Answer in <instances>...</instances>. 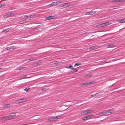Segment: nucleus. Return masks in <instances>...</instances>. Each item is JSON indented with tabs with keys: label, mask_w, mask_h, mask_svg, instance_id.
<instances>
[{
	"label": "nucleus",
	"mask_w": 125,
	"mask_h": 125,
	"mask_svg": "<svg viewBox=\"0 0 125 125\" xmlns=\"http://www.w3.org/2000/svg\"><path fill=\"white\" fill-rule=\"evenodd\" d=\"M95 83L93 82H85V83H81L80 85L81 87H82L84 86L90 84H94Z\"/></svg>",
	"instance_id": "obj_1"
},
{
	"label": "nucleus",
	"mask_w": 125,
	"mask_h": 125,
	"mask_svg": "<svg viewBox=\"0 0 125 125\" xmlns=\"http://www.w3.org/2000/svg\"><path fill=\"white\" fill-rule=\"evenodd\" d=\"M27 99L24 98L22 99H19L16 101V102L17 104L21 103L26 101Z\"/></svg>",
	"instance_id": "obj_2"
},
{
	"label": "nucleus",
	"mask_w": 125,
	"mask_h": 125,
	"mask_svg": "<svg viewBox=\"0 0 125 125\" xmlns=\"http://www.w3.org/2000/svg\"><path fill=\"white\" fill-rule=\"evenodd\" d=\"M109 22H107L101 24H99L98 25H97L95 26V28L100 27H101L108 25H109Z\"/></svg>",
	"instance_id": "obj_3"
},
{
	"label": "nucleus",
	"mask_w": 125,
	"mask_h": 125,
	"mask_svg": "<svg viewBox=\"0 0 125 125\" xmlns=\"http://www.w3.org/2000/svg\"><path fill=\"white\" fill-rule=\"evenodd\" d=\"M105 115L107 116L114 113V112L112 110H109L108 111H105Z\"/></svg>",
	"instance_id": "obj_4"
},
{
	"label": "nucleus",
	"mask_w": 125,
	"mask_h": 125,
	"mask_svg": "<svg viewBox=\"0 0 125 125\" xmlns=\"http://www.w3.org/2000/svg\"><path fill=\"white\" fill-rule=\"evenodd\" d=\"M79 115L81 116H84L87 115L86 110L81 111L79 112Z\"/></svg>",
	"instance_id": "obj_5"
},
{
	"label": "nucleus",
	"mask_w": 125,
	"mask_h": 125,
	"mask_svg": "<svg viewBox=\"0 0 125 125\" xmlns=\"http://www.w3.org/2000/svg\"><path fill=\"white\" fill-rule=\"evenodd\" d=\"M61 1H59L56 2H54L51 3L49 5L50 6H53L59 4L61 2Z\"/></svg>",
	"instance_id": "obj_6"
},
{
	"label": "nucleus",
	"mask_w": 125,
	"mask_h": 125,
	"mask_svg": "<svg viewBox=\"0 0 125 125\" xmlns=\"http://www.w3.org/2000/svg\"><path fill=\"white\" fill-rule=\"evenodd\" d=\"M63 4V8H65L68 7L69 6L72 5L71 2H68L66 3H64Z\"/></svg>",
	"instance_id": "obj_7"
},
{
	"label": "nucleus",
	"mask_w": 125,
	"mask_h": 125,
	"mask_svg": "<svg viewBox=\"0 0 125 125\" xmlns=\"http://www.w3.org/2000/svg\"><path fill=\"white\" fill-rule=\"evenodd\" d=\"M16 114L15 113H12L10 115H8V117L9 120H10L16 116Z\"/></svg>",
	"instance_id": "obj_8"
},
{
	"label": "nucleus",
	"mask_w": 125,
	"mask_h": 125,
	"mask_svg": "<svg viewBox=\"0 0 125 125\" xmlns=\"http://www.w3.org/2000/svg\"><path fill=\"white\" fill-rule=\"evenodd\" d=\"M0 119L1 120L5 121L9 120L8 116L3 117L0 118Z\"/></svg>",
	"instance_id": "obj_9"
},
{
	"label": "nucleus",
	"mask_w": 125,
	"mask_h": 125,
	"mask_svg": "<svg viewBox=\"0 0 125 125\" xmlns=\"http://www.w3.org/2000/svg\"><path fill=\"white\" fill-rule=\"evenodd\" d=\"M86 116L87 120L93 118H95V117H94L93 115H89Z\"/></svg>",
	"instance_id": "obj_10"
},
{
	"label": "nucleus",
	"mask_w": 125,
	"mask_h": 125,
	"mask_svg": "<svg viewBox=\"0 0 125 125\" xmlns=\"http://www.w3.org/2000/svg\"><path fill=\"white\" fill-rule=\"evenodd\" d=\"M97 48V47L96 46H92L89 48L88 49H88H89L90 50L89 51H91L94 50V49H96Z\"/></svg>",
	"instance_id": "obj_11"
},
{
	"label": "nucleus",
	"mask_w": 125,
	"mask_h": 125,
	"mask_svg": "<svg viewBox=\"0 0 125 125\" xmlns=\"http://www.w3.org/2000/svg\"><path fill=\"white\" fill-rule=\"evenodd\" d=\"M15 48L14 46H12V47L10 46L5 49V50L6 51H9L11 49H15Z\"/></svg>",
	"instance_id": "obj_12"
},
{
	"label": "nucleus",
	"mask_w": 125,
	"mask_h": 125,
	"mask_svg": "<svg viewBox=\"0 0 125 125\" xmlns=\"http://www.w3.org/2000/svg\"><path fill=\"white\" fill-rule=\"evenodd\" d=\"M53 121H56L59 118H60L62 117L60 115H59L56 117H53Z\"/></svg>",
	"instance_id": "obj_13"
},
{
	"label": "nucleus",
	"mask_w": 125,
	"mask_h": 125,
	"mask_svg": "<svg viewBox=\"0 0 125 125\" xmlns=\"http://www.w3.org/2000/svg\"><path fill=\"white\" fill-rule=\"evenodd\" d=\"M55 16H50L48 17H47L45 18V19L46 20H51L52 19H53L54 18Z\"/></svg>",
	"instance_id": "obj_14"
},
{
	"label": "nucleus",
	"mask_w": 125,
	"mask_h": 125,
	"mask_svg": "<svg viewBox=\"0 0 125 125\" xmlns=\"http://www.w3.org/2000/svg\"><path fill=\"white\" fill-rule=\"evenodd\" d=\"M118 22L123 23H125V19H122L118 20Z\"/></svg>",
	"instance_id": "obj_15"
},
{
	"label": "nucleus",
	"mask_w": 125,
	"mask_h": 125,
	"mask_svg": "<svg viewBox=\"0 0 125 125\" xmlns=\"http://www.w3.org/2000/svg\"><path fill=\"white\" fill-rule=\"evenodd\" d=\"M99 115H100L99 116H105V113L104 112H101L99 113Z\"/></svg>",
	"instance_id": "obj_16"
},
{
	"label": "nucleus",
	"mask_w": 125,
	"mask_h": 125,
	"mask_svg": "<svg viewBox=\"0 0 125 125\" xmlns=\"http://www.w3.org/2000/svg\"><path fill=\"white\" fill-rule=\"evenodd\" d=\"M115 47V45L112 44H109L107 46L108 48H113Z\"/></svg>",
	"instance_id": "obj_17"
},
{
	"label": "nucleus",
	"mask_w": 125,
	"mask_h": 125,
	"mask_svg": "<svg viewBox=\"0 0 125 125\" xmlns=\"http://www.w3.org/2000/svg\"><path fill=\"white\" fill-rule=\"evenodd\" d=\"M87 114L91 113L94 112V111L92 110H86Z\"/></svg>",
	"instance_id": "obj_18"
},
{
	"label": "nucleus",
	"mask_w": 125,
	"mask_h": 125,
	"mask_svg": "<svg viewBox=\"0 0 125 125\" xmlns=\"http://www.w3.org/2000/svg\"><path fill=\"white\" fill-rule=\"evenodd\" d=\"M3 106L4 107L7 108L8 107H9L10 106H12L10 104H8L4 105H3Z\"/></svg>",
	"instance_id": "obj_19"
},
{
	"label": "nucleus",
	"mask_w": 125,
	"mask_h": 125,
	"mask_svg": "<svg viewBox=\"0 0 125 125\" xmlns=\"http://www.w3.org/2000/svg\"><path fill=\"white\" fill-rule=\"evenodd\" d=\"M47 122L51 121H52L53 120V117H50L48 119Z\"/></svg>",
	"instance_id": "obj_20"
},
{
	"label": "nucleus",
	"mask_w": 125,
	"mask_h": 125,
	"mask_svg": "<svg viewBox=\"0 0 125 125\" xmlns=\"http://www.w3.org/2000/svg\"><path fill=\"white\" fill-rule=\"evenodd\" d=\"M35 60V59L33 57H31L28 59V60H29L30 61L34 60Z\"/></svg>",
	"instance_id": "obj_21"
},
{
	"label": "nucleus",
	"mask_w": 125,
	"mask_h": 125,
	"mask_svg": "<svg viewBox=\"0 0 125 125\" xmlns=\"http://www.w3.org/2000/svg\"><path fill=\"white\" fill-rule=\"evenodd\" d=\"M96 13V11H93L91 12H89V15H92Z\"/></svg>",
	"instance_id": "obj_22"
},
{
	"label": "nucleus",
	"mask_w": 125,
	"mask_h": 125,
	"mask_svg": "<svg viewBox=\"0 0 125 125\" xmlns=\"http://www.w3.org/2000/svg\"><path fill=\"white\" fill-rule=\"evenodd\" d=\"M27 77H26V76L24 75L22 76L21 77L20 79L19 80H21L24 79H25Z\"/></svg>",
	"instance_id": "obj_23"
},
{
	"label": "nucleus",
	"mask_w": 125,
	"mask_h": 125,
	"mask_svg": "<svg viewBox=\"0 0 125 125\" xmlns=\"http://www.w3.org/2000/svg\"><path fill=\"white\" fill-rule=\"evenodd\" d=\"M82 120H83L86 121L87 120L86 116L83 117L82 118Z\"/></svg>",
	"instance_id": "obj_24"
},
{
	"label": "nucleus",
	"mask_w": 125,
	"mask_h": 125,
	"mask_svg": "<svg viewBox=\"0 0 125 125\" xmlns=\"http://www.w3.org/2000/svg\"><path fill=\"white\" fill-rule=\"evenodd\" d=\"M30 90V89L29 88H26L24 89V90L27 92L29 91Z\"/></svg>",
	"instance_id": "obj_25"
},
{
	"label": "nucleus",
	"mask_w": 125,
	"mask_h": 125,
	"mask_svg": "<svg viewBox=\"0 0 125 125\" xmlns=\"http://www.w3.org/2000/svg\"><path fill=\"white\" fill-rule=\"evenodd\" d=\"M10 31V30L9 29H6L4 30L5 32V33L7 32H8Z\"/></svg>",
	"instance_id": "obj_26"
},
{
	"label": "nucleus",
	"mask_w": 125,
	"mask_h": 125,
	"mask_svg": "<svg viewBox=\"0 0 125 125\" xmlns=\"http://www.w3.org/2000/svg\"><path fill=\"white\" fill-rule=\"evenodd\" d=\"M81 64L80 63H77L75 64L74 65V66H78L79 65H80Z\"/></svg>",
	"instance_id": "obj_27"
},
{
	"label": "nucleus",
	"mask_w": 125,
	"mask_h": 125,
	"mask_svg": "<svg viewBox=\"0 0 125 125\" xmlns=\"http://www.w3.org/2000/svg\"><path fill=\"white\" fill-rule=\"evenodd\" d=\"M92 76V75L91 73H89L88 74H87L86 76L88 77H91Z\"/></svg>",
	"instance_id": "obj_28"
},
{
	"label": "nucleus",
	"mask_w": 125,
	"mask_h": 125,
	"mask_svg": "<svg viewBox=\"0 0 125 125\" xmlns=\"http://www.w3.org/2000/svg\"><path fill=\"white\" fill-rule=\"evenodd\" d=\"M60 63V62H56L54 63H53V64L54 65H59V64Z\"/></svg>",
	"instance_id": "obj_29"
},
{
	"label": "nucleus",
	"mask_w": 125,
	"mask_h": 125,
	"mask_svg": "<svg viewBox=\"0 0 125 125\" xmlns=\"http://www.w3.org/2000/svg\"><path fill=\"white\" fill-rule=\"evenodd\" d=\"M18 70L19 71L24 70V67H21L20 68L18 69Z\"/></svg>",
	"instance_id": "obj_30"
},
{
	"label": "nucleus",
	"mask_w": 125,
	"mask_h": 125,
	"mask_svg": "<svg viewBox=\"0 0 125 125\" xmlns=\"http://www.w3.org/2000/svg\"><path fill=\"white\" fill-rule=\"evenodd\" d=\"M77 71H78V70H77L76 69H75L73 70L72 71V72L73 73H75V72H77Z\"/></svg>",
	"instance_id": "obj_31"
},
{
	"label": "nucleus",
	"mask_w": 125,
	"mask_h": 125,
	"mask_svg": "<svg viewBox=\"0 0 125 125\" xmlns=\"http://www.w3.org/2000/svg\"><path fill=\"white\" fill-rule=\"evenodd\" d=\"M99 93H97L94 94L92 95L91 96L92 97L95 96H96L97 94H98Z\"/></svg>",
	"instance_id": "obj_32"
},
{
	"label": "nucleus",
	"mask_w": 125,
	"mask_h": 125,
	"mask_svg": "<svg viewBox=\"0 0 125 125\" xmlns=\"http://www.w3.org/2000/svg\"><path fill=\"white\" fill-rule=\"evenodd\" d=\"M10 17L11 16H13L16 15L14 13H11L10 14Z\"/></svg>",
	"instance_id": "obj_33"
},
{
	"label": "nucleus",
	"mask_w": 125,
	"mask_h": 125,
	"mask_svg": "<svg viewBox=\"0 0 125 125\" xmlns=\"http://www.w3.org/2000/svg\"><path fill=\"white\" fill-rule=\"evenodd\" d=\"M58 7H59L61 8L63 7V4H60L58 6Z\"/></svg>",
	"instance_id": "obj_34"
},
{
	"label": "nucleus",
	"mask_w": 125,
	"mask_h": 125,
	"mask_svg": "<svg viewBox=\"0 0 125 125\" xmlns=\"http://www.w3.org/2000/svg\"><path fill=\"white\" fill-rule=\"evenodd\" d=\"M73 67V66L72 65H69V68L72 69H74L73 68H72Z\"/></svg>",
	"instance_id": "obj_35"
},
{
	"label": "nucleus",
	"mask_w": 125,
	"mask_h": 125,
	"mask_svg": "<svg viewBox=\"0 0 125 125\" xmlns=\"http://www.w3.org/2000/svg\"><path fill=\"white\" fill-rule=\"evenodd\" d=\"M5 16L6 17H10V14H7Z\"/></svg>",
	"instance_id": "obj_36"
},
{
	"label": "nucleus",
	"mask_w": 125,
	"mask_h": 125,
	"mask_svg": "<svg viewBox=\"0 0 125 125\" xmlns=\"http://www.w3.org/2000/svg\"><path fill=\"white\" fill-rule=\"evenodd\" d=\"M48 89V88L47 89L46 88H43V89H42V91H45L47 90Z\"/></svg>",
	"instance_id": "obj_37"
},
{
	"label": "nucleus",
	"mask_w": 125,
	"mask_h": 125,
	"mask_svg": "<svg viewBox=\"0 0 125 125\" xmlns=\"http://www.w3.org/2000/svg\"><path fill=\"white\" fill-rule=\"evenodd\" d=\"M108 62V61H107V60H104V61H103V63H104V62L107 63Z\"/></svg>",
	"instance_id": "obj_38"
},
{
	"label": "nucleus",
	"mask_w": 125,
	"mask_h": 125,
	"mask_svg": "<svg viewBox=\"0 0 125 125\" xmlns=\"http://www.w3.org/2000/svg\"><path fill=\"white\" fill-rule=\"evenodd\" d=\"M31 18H34L35 17V15L32 14L31 15Z\"/></svg>",
	"instance_id": "obj_39"
},
{
	"label": "nucleus",
	"mask_w": 125,
	"mask_h": 125,
	"mask_svg": "<svg viewBox=\"0 0 125 125\" xmlns=\"http://www.w3.org/2000/svg\"><path fill=\"white\" fill-rule=\"evenodd\" d=\"M112 2L114 3H116V0H112Z\"/></svg>",
	"instance_id": "obj_40"
},
{
	"label": "nucleus",
	"mask_w": 125,
	"mask_h": 125,
	"mask_svg": "<svg viewBox=\"0 0 125 125\" xmlns=\"http://www.w3.org/2000/svg\"><path fill=\"white\" fill-rule=\"evenodd\" d=\"M26 17H27V18H31V15L29 16H26Z\"/></svg>",
	"instance_id": "obj_41"
},
{
	"label": "nucleus",
	"mask_w": 125,
	"mask_h": 125,
	"mask_svg": "<svg viewBox=\"0 0 125 125\" xmlns=\"http://www.w3.org/2000/svg\"><path fill=\"white\" fill-rule=\"evenodd\" d=\"M89 12H87L85 14V15H89Z\"/></svg>",
	"instance_id": "obj_42"
},
{
	"label": "nucleus",
	"mask_w": 125,
	"mask_h": 125,
	"mask_svg": "<svg viewBox=\"0 0 125 125\" xmlns=\"http://www.w3.org/2000/svg\"><path fill=\"white\" fill-rule=\"evenodd\" d=\"M116 2H120V0H116Z\"/></svg>",
	"instance_id": "obj_43"
},
{
	"label": "nucleus",
	"mask_w": 125,
	"mask_h": 125,
	"mask_svg": "<svg viewBox=\"0 0 125 125\" xmlns=\"http://www.w3.org/2000/svg\"><path fill=\"white\" fill-rule=\"evenodd\" d=\"M125 1V0H120V2L124 1Z\"/></svg>",
	"instance_id": "obj_44"
},
{
	"label": "nucleus",
	"mask_w": 125,
	"mask_h": 125,
	"mask_svg": "<svg viewBox=\"0 0 125 125\" xmlns=\"http://www.w3.org/2000/svg\"><path fill=\"white\" fill-rule=\"evenodd\" d=\"M68 108H64L63 109V110H66V109H67Z\"/></svg>",
	"instance_id": "obj_45"
},
{
	"label": "nucleus",
	"mask_w": 125,
	"mask_h": 125,
	"mask_svg": "<svg viewBox=\"0 0 125 125\" xmlns=\"http://www.w3.org/2000/svg\"><path fill=\"white\" fill-rule=\"evenodd\" d=\"M99 116H97V117H96V118H98L99 117Z\"/></svg>",
	"instance_id": "obj_46"
},
{
	"label": "nucleus",
	"mask_w": 125,
	"mask_h": 125,
	"mask_svg": "<svg viewBox=\"0 0 125 125\" xmlns=\"http://www.w3.org/2000/svg\"><path fill=\"white\" fill-rule=\"evenodd\" d=\"M4 31L5 32L4 30L3 31H1V33H2Z\"/></svg>",
	"instance_id": "obj_47"
},
{
	"label": "nucleus",
	"mask_w": 125,
	"mask_h": 125,
	"mask_svg": "<svg viewBox=\"0 0 125 125\" xmlns=\"http://www.w3.org/2000/svg\"><path fill=\"white\" fill-rule=\"evenodd\" d=\"M65 67L66 68H69V67Z\"/></svg>",
	"instance_id": "obj_48"
},
{
	"label": "nucleus",
	"mask_w": 125,
	"mask_h": 125,
	"mask_svg": "<svg viewBox=\"0 0 125 125\" xmlns=\"http://www.w3.org/2000/svg\"><path fill=\"white\" fill-rule=\"evenodd\" d=\"M2 7V5H1L0 6V8L1 7Z\"/></svg>",
	"instance_id": "obj_49"
},
{
	"label": "nucleus",
	"mask_w": 125,
	"mask_h": 125,
	"mask_svg": "<svg viewBox=\"0 0 125 125\" xmlns=\"http://www.w3.org/2000/svg\"><path fill=\"white\" fill-rule=\"evenodd\" d=\"M25 18H26V19H27V17H25Z\"/></svg>",
	"instance_id": "obj_50"
},
{
	"label": "nucleus",
	"mask_w": 125,
	"mask_h": 125,
	"mask_svg": "<svg viewBox=\"0 0 125 125\" xmlns=\"http://www.w3.org/2000/svg\"><path fill=\"white\" fill-rule=\"evenodd\" d=\"M24 125H27V124H24Z\"/></svg>",
	"instance_id": "obj_51"
},
{
	"label": "nucleus",
	"mask_w": 125,
	"mask_h": 125,
	"mask_svg": "<svg viewBox=\"0 0 125 125\" xmlns=\"http://www.w3.org/2000/svg\"><path fill=\"white\" fill-rule=\"evenodd\" d=\"M1 69V68H0V70Z\"/></svg>",
	"instance_id": "obj_52"
},
{
	"label": "nucleus",
	"mask_w": 125,
	"mask_h": 125,
	"mask_svg": "<svg viewBox=\"0 0 125 125\" xmlns=\"http://www.w3.org/2000/svg\"><path fill=\"white\" fill-rule=\"evenodd\" d=\"M37 64H40V63H37Z\"/></svg>",
	"instance_id": "obj_53"
}]
</instances>
